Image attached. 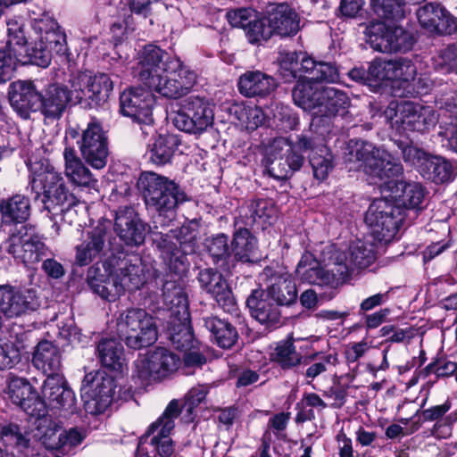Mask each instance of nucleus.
<instances>
[{
    "label": "nucleus",
    "mask_w": 457,
    "mask_h": 457,
    "mask_svg": "<svg viewBox=\"0 0 457 457\" xmlns=\"http://www.w3.org/2000/svg\"><path fill=\"white\" fill-rule=\"evenodd\" d=\"M214 119L210 103L204 97L189 96L171 116L174 126L181 131L198 134L212 126Z\"/></svg>",
    "instance_id": "obj_18"
},
{
    "label": "nucleus",
    "mask_w": 457,
    "mask_h": 457,
    "mask_svg": "<svg viewBox=\"0 0 457 457\" xmlns=\"http://www.w3.org/2000/svg\"><path fill=\"white\" fill-rule=\"evenodd\" d=\"M101 363L112 370H122L126 365L122 345L113 338L102 339L97 345Z\"/></svg>",
    "instance_id": "obj_44"
},
{
    "label": "nucleus",
    "mask_w": 457,
    "mask_h": 457,
    "mask_svg": "<svg viewBox=\"0 0 457 457\" xmlns=\"http://www.w3.org/2000/svg\"><path fill=\"white\" fill-rule=\"evenodd\" d=\"M252 316L261 324L270 328L280 324V311L278 305L265 296L262 290H254L246 300Z\"/></svg>",
    "instance_id": "obj_36"
},
{
    "label": "nucleus",
    "mask_w": 457,
    "mask_h": 457,
    "mask_svg": "<svg viewBox=\"0 0 457 457\" xmlns=\"http://www.w3.org/2000/svg\"><path fill=\"white\" fill-rule=\"evenodd\" d=\"M70 104H73L68 86L52 84L40 92L38 111L46 119H60Z\"/></svg>",
    "instance_id": "obj_33"
},
{
    "label": "nucleus",
    "mask_w": 457,
    "mask_h": 457,
    "mask_svg": "<svg viewBox=\"0 0 457 457\" xmlns=\"http://www.w3.org/2000/svg\"><path fill=\"white\" fill-rule=\"evenodd\" d=\"M253 18H256V13L251 8H240L227 13V19L231 26L243 28L245 30Z\"/></svg>",
    "instance_id": "obj_55"
},
{
    "label": "nucleus",
    "mask_w": 457,
    "mask_h": 457,
    "mask_svg": "<svg viewBox=\"0 0 457 457\" xmlns=\"http://www.w3.org/2000/svg\"><path fill=\"white\" fill-rule=\"evenodd\" d=\"M274 117L280 121V124H278V126L282 130H294L298 126V118L288 107H280V111Z\"/></svg>",
    "instance_id": "obj_62"
},
{
    "label": "nucleus",
    "mask_w": 457,
    "mask_h": 457,
    "mask_svg": "<svg viewBox=\"0 0 457 457\" xmlns=\"http://www.w3.org/2000/svg\"><path fill=\"white\" fill-rule=\"evenodd\" d=\"M108 238L104 223H98L87 232V238L76 247V263L85 266L104 254Z\"/></svg>",
    "instance_id": "obj_34"
},
{
    "label": "nucleus",
    "mask_w": 457,
    "mask_h": 457,
    "mask_svg": "<svg viewBox=\"0 0 457 457\" xmlns=\"http://www.w3.org/2000/svg\"><path fill=\"white\" fill-rule=\"evenodd\" d=\"M265 296L275 301L276 305H290L297 298L295 283L287 275H282L275 278V281L269 287Z\"/></svg>",
    "instance_id": "obj_47"
},
{
    "label": "nucleus",
    "mask_w": 457,
    "mask_h": 457,
    "mask_svg": "<svg viewBox=\"0 0 457 457\" xmlns=\"http://www.w3.org/2000/svg\"><path fill=\"white\" fill-rule=\"evenodd\" d=\"M345 155L350 162H358L361 169L370 177L386 183L402 173L403 167L389 153L377 148L373 144L362 140H350Z\"/></svg>",
    "instance_id": "obj_8"
},
{
    "label": "nucleus",
    "mask_w": 457,
    "mask_h": 457,
    "mask_svg": "<svg viewBox=\"0 0 457 457\" xmlns=\"http://www.w3.org/2000/svg\"><path fill=\"white\" fill-rule=\"evenodd\" d=\"M4 394L10 401L32 417H45V403L38 398L29 382L22 378L10 377Z\"/></svg>",
    "instance_id": "obj_25"
},
{
    "label": "nucleus",
    "mask_w": 457,
    "mask_h": 457,
    "mask_svg": "<svg viewBox=\"0 0 457 457\" xmlns=\"http://www.w3.org/2000/svg\"><path fill=\"white\" fill-rule=\"evenodd\" d=\"M77 144L85 161L93 168L102 169L106 165L108 142L100 123L89 122Z\"/></svg>",
    "instance_id": "obj_23"
},
{
    "label": "nucleus",
    "mask_w": 457,
    "mask_h": 457,
    "mask_svg": "<svg viewBox=\"0 0 457 457\" xmlns=\"http://www.w3.org/2000/svg\"><path fill=\"white\" fill-rule=\"evenodd\" d=\"M257 239L246 228H241L234 234L231 253L241 262H254L259 259Z\"/></svg>",
    "instance_id": "obj_41"
},
{
    "label": "nucleus",
    "mask_w": 457,
    "mask_h": 457,
    "mask_svg": "<svg viewBox=\"0 0 457 457\" xmlns=\"http://www.w3.org/2000/svg\"><path fill=\"white\" fill-rule=\"evenodd\" d=\"M137 186L147 207L158 213L154 223L161 227L169 226L175 218L176 207L187 201L185 192L174 180L154 171L142 172Z\"/></svg>",
    "instance_id": "obj_6"
},
{
    "label": "nucleus",
    "mask_w": 457,
    "mask_h": 457,
    "mask_svg": "<svg viewBox=\"0 0 457 457\" xmlns=\"http://www.w3.org/2000/svg\"><path fill=\"white\" fill-rule=\"evenodd\" d=\"M347 95L332 87H323L317 109H314L311 129L320 137H327L334 126L343 127L350 122Z\"/></svg>",
    "instance_id": "obj_10"
},
{
    "label": "nucleus",
    "mask_w": 457,
    "mask_h": 457,
    "mask_svg": "<svg viewBox=\"0 0 457 457\" xmlns=\"http://www.w3.org/2000/svg\"><path fill=\"white\" fill-rule=\"evenodd\" d=\"M163 302L170 312L167 330L172 345L179 350L193 346L194 335L190 326L188 303L183 288L172 281L162 287Z\"/></svg>",
    "instance_id": "obj_9"
},
{
    "label": "nucleus",
    "mask_w": 457,
    "mask_h": 457,
    "mask_svg": "<svg viewBox=\"0 0 457 457\" xmlns=\"http://www.w3.org/2000/svg\"><path fill=\"white\" fill-rule=\"evenodd\" d=\"M208 394V386L204 385L198 386L191 388L185 396V403L183 406L179 408V413L186 412L183 419L186 422H191L194 420V409L200 404L206 397Z\"/></svg>",
    "instance_id": "obj_51"
},
{
    "label": "nucleus",
    "mask_w": 457,
    "mask_h": 457,
    "mask_svg": "<svg viewBox=\"0 0 457 457\" xmlns=\"http://www.w3.org/2000/svg\"><path fill=\"white\" fill-rule=\"evenodd\" d=\"M8 95L11 106L21 118L28 120L32 112H38L40 92L33 82H12L9 87Z\"/></svg>",
    "instance_id": "obj_28"
},
{
    "label": "nucleus",
    "mask_w": 457,
    "mask_h": 457,
    "mask_svg": "<svg viewBox=\"0 0 457 457\" xmlns=\"http://www.w3.org/2000/svg\"><path fill=\"white\" fill-rule=\"evenodd\" d=\"M144 223L131 207L120 208L116 213L114 228L120 239L128 245H140L146 235Z\"/></svg>",
    "instance_id": "obj_29"
},
{
    "label": "nucleus",
    "mask_w": 457,
    "mask_h": 457,
    "mask_svg": "<svg viewBox=\"0 0 457 457\" xmlns=\"http://www.w3.org/2000/svg\"><path fill=\"white\" fill-rule=\"evenodd\" d=\"M208 250L214 259L228 257L230 255L228 237L224 234L217 235L209 243Z\"/></svg>",
    "instance_id": "obj_57"
},
{
    "label": "nucleus",
    "mask_w": 457,
    "mask_h": 457,
    "mask_svg": "<svg viewBox=\"0 0 457 457\" xmlns=\"http://www.w3.org/2000/svg\"><path fill=\"white\" fill-rule=\"evenodd\" d=\"M197 223L194 220L171 229L169 233L153 231V242L160 251L170 272L182 276L187 272V254L195 251Z\"/></svg>",
    "instance_id": "obj_7"
},
{
    "label": "nucleus",
    "mask_w": 457,
    "mask_h": 457,
    "mask_svg": "<svg viewBox=\"0 0 457 457\" xmlns=\"http://www.w3.org/2000/svg\"><path fill=\"white\" fill-rule=\"evenodd\" d=\"M322 262L327 269L321 266L320 262L311 252H305L299 261L295 273L303 282L308 284L325 286L343 282L347 278V268L345 264L334 265L328 253V245L323 252Z\"/></svg>",
    "instance_id": "obj_15"
},
{
    "label": "nucleus",
    "mask_w": 457,
    "mask_h": 457,
    "mask_svg": "<svg viewBox=\"0 0 457 457\" xmlns=\"http://www.w3.org/2000/svg\"><path fill=\"white\" fill-rule=\"evenodd\" d=\"M21 360L20 350L12 345L0 344V370L10 369Z\"/></svg>",
    "instance_id": "obj_58"
},
{
    "label": "nucleus",
    "mask_w": 457,
    "mask_h": 457,
    "mask_svg": "<svg viewBox=\"0 0 457 457\" xmlns=\"http://www.w3.org/2000/svg\"><path fill=\"white\" fill-rule=\"evenodd\" d=\"M2 218L4 222H23L30 213V204L27 197L16 195L0 204Z\"/></svg>",
    "instance_id": "obj_48"
},
{
    "label": "nucleus",
    "mask_w": 457,
    "mask_h": 457,
    "mask_svg": "<svg viewBox=\"0 0 457 457\" xmlns=\"http://www.w3.org/2000/svg\"><path fill=\"white\" fill-rule=\"evenodd\" d=\"M45 416L49 409L53 414L69 417L77 411L74 392L69 387L62 375L48 376L42 387Z\"/></svg>",
    "instance_id": "obj_20"
},
{
    "label": "nucleus",
    "mask_w": 457,
    "mask_h": 457,
    "mask_svg": "<svg viewBox=\"0 0 457 457\" xmlns=\"http://www.w3.org/2000/svg\"><path fill=\"white\" fill-rule=\"evenodd\" d=\"M268 22L270 23L272 33L281 37L294 36L300 29L298 13L287 4L273 8L268 14Z\"/></svg>",
    "instance_id": "obj_38"
},
{
    "label": "nucleus",
    "mask_w": 457,
    "mask_h": 457,
    "mask_svg": "<svg viewBox=\"0 0 457 457\" xmlns=\"http://www.w3.org/2000/svg\"><path fill=\"white\" fill-rule=\"evenodd\" d=\"M384 20L371 21L366 28V36L370 46L384 53L411 50L414 44L413 35L403 27L386 23L387 20Z\"/></svg>",
    "instance_id": "obj_17"
},
{
    "label": "nucleus",
    "mask_w": 457,
    "mask_h": 457,
    "mask_svg": "<svg viewBox=\"0 0 457 457\" xmlns=\"http://www.w3.org/2000/svg\"><path fill=\"white\" fill-rule=\"evenodd\" d=\"M319 69L315 71L313 81L337 83L339 80L337 68L329 62H320Z\"/></svg>",
    "instance_id": "obj_60"
},
{
    "label": "nucleus",
    "mask_w": 457,
    "mask_h": 457,
    "mask_svg": "<svg viewBox=\"0 0 457 457\" xmlns=\"http://www.w3.org/2000/svg\"><path fill=\"white\" fill-rule=\"evenodd\" d=\"M295 340L289 337L287 340L278 343L272 360L283 369H290L302 363L303 355L296 351Z\"/></svg>",
    "instance_id": "obj_49"
},
{
    "label": "nucleus",
    "mask_w": 457,
    "mask_h": 457,
    "mask_svg": "<svg viewBox=\"0 0 457 457\" xmlns=\"http://www.w3.org/2000/svg\"><path fill=\"white\" fill-rule=\"evenodd\" d=\"M417 18L424 29L438 34H452L457 30V21L441 4L428 3L417 11Z\"/></svg>",
    "instance_id": "obj_31"
},
{
    "label": "nucleus",
    "mask_w": 457,
    "mask_h": 457,
    "mask_svg": "<svg viewBox=\"0 0 457 457\" xmlns=\"http://www.w3.org/2000/svg\"><path fill=\"white\" fill-rule=\"evenodd\" d=\"M328 253L334 265L346 266L347 278L354 269H365L376 260L375 245L367 238L351 242L347 252H340L334 245H328Z\"/></svg>",
    "instance_id": "obj_22"
},
{
    "label": "nucleus",
    "mask_w": 457,
    "mask_h": 457,
    "mask_svg": "<svg viewBox=\"0 0 457 457\" xmlns=\"http://www.w3.org/2000/svg\"><path fill=\"white\" fill-rule=\"evenodd\" d=\"M179 415V402L172 400L166 407L162 415L149 428V432L154 434V436L151 438L148 446L153 451H156L162 457H170L174 452L172 442L169 436L175 427V420Z\"/></svg>",
    "instance_id": "obj_24"
},
{
    "label": "nucleus",
    "mask_w": 457,
    "mask_h": 457,
    "mask_svg": "<svg viewBox=\"0 0 457 457\" xmlns=\"http://www.w3.org/2000/svg\"><path fill=\"white\" fill-rule=\"evenodd\" d=\"M402 154L404 162L413 166L427 179L444 183L453 179L452 164L441 156L430 154L411 145L403 146Z\"/></svg>",
    "instance_id": "obj_19"
},
{
    "label": "nucleus",
    "mask_w": 457,
    "mask_h": 457,
    "mask_svg": "<svg viewBox=\"0 0 457 457\" xmlns=\"http://www.w3.org/2000/svg\"><path fill=\"white\" fill-rule=\"evenodd\" d=\"M183 370L187 375L192 374L195 369H200L205 362L206 358L197 351H189L184 354Z\"/></svg>",
    "instance_id": "obj_61"
},
{
    "label": "nucleus",
    "mask_w": 457,
    "mask_h": 457,
    "mask_svg": "<svg viewBox=\"0 0 457 457\" xmlns=\"http://www.w3.org/2000/svg\"><path fill=\"white\" fill-rule=\"evenodd\" d=\"M364 0H341L339 11L341 14L347 18H354L361 10Z\"/></svg>",
    "instance_id": "obj_63"
},
{
    "label": "nucleus",
    "mask_w": 457,
    "mask_h": 457,
    "mask_svg": "<svg viewBox=\"0 0 457 457\" xmlns=\"http://www.w3.org/2000/svg\"><path fill=\"white\" fill-rule=\"evenodd\" d=\"M117 385L112 377L97 376L92 380L90 389L85 394V411L92 415L104 413L115 399Z\"/></svg>",
    "instance_id": "obj_30"
},
{
    "label": "nucleus",
    "mask_w": 457,
    "mask_h": 457,
    "mask_svg": "<svg viewBox=\"0 0 457 457\" xmlns=\"http://www.w3.org/2000/svg\"><path fill=\"white\" fill-rule=\"evenodd\" d=\"M325 137L301 136L295 145L287 137H276L264 146L262 163L270 177L278 180L286 179L303 164L304 157L297 150H310L309 162L313 177L323 181L334 168V158L324 144Z\"/></svg>",
    "instance_id": "obj_2"
},
{
    "label": "nucleus",
    "mask_w": 457,
    "mask_h": 457,
    "mask_svg": "<svg viewBox=\"0 0 457 457\" xmlns=\"http://www.w3.org/2000/svg\"><path fill=\"white\" fill-rule=\"evenodd\" d=\"M245 35L250 43L255 44L267 41L273 35L268 16L260 19L253 18L245 29Z\"/></svg>",
    "instance_id": "obj_52"
},
{
    "label": "nucleus",
    "mask_w": 457,
    "mask_h": 457,
    "mask_svg": "<svg viewBox=\"0 0 457 457\" xmlns=\"http://www.w3.org/2000/svg\"><path fill=\"white\" fill-rule=\"evenodd\" d=\"M339 457H353L352 439L341 430L336 437Z\"/></svg>",
    "instance_id": "obj_64"
},
{
    "label": "nucleus",
    "mask_w": 457,
    "mask_h": 457,
    "mask_svg": "<svg viewBox=\"0 0 457 457\" xmlns=\"http://www.w3.org/2000/svg\"><path fill=\"white\" fill-rule=\"evenodd\" d=\"M201 287L215 298L217 303L227 312L237 310L236 302L226 280L212 269H204L198 274Z\"/></svg>",
    "instance_id": "obj_32"
},
{
    "label": "nucleus",
    "mask_w": 457,
    "mask_h": 457,
    "mask_svg": "<svg viewBox=\"0 0 457 457\" xmlns=\"http://www.w3.org/2000/svg\"><path fill=\"white\" fill-rule=\"evenodd\" d=\"M203 320L220 347L229 348L236 343L237 332L231 324L213 316L205 317Z\"/></svg>",
    "instance_id": "obj_46"
},
{
    "label": "nucleus",
    "mask_w": 457,
    "mask_h": 457,
    "mask_svg": "<svg viewBox=\"0 0 457 457\" xmlns=\"http://www.w3.org/2000/svg\"><path fill=\"white\" fill-rule=\"evenodd\" d=\"M29 187L36 198L43 195L44 209L51 220L62 215L65 222L72 224L71 216L77 212L74 208L79 205L85 208L84 204L69 192L62 173L46 159L29 164Z\"/></svg>",
    "instance_id": "obj_4"
},
{
    "label": "nucleus",
    "mask_w": 457,
    "mask_h": 457,
    "mask_svg": "<svg viewBox=\"0 0 457 457\" xmlns=\"http://www.w3.org/2000/svg\"><path fill=\"white\" fill-rule=\"evenodd\" d=\"M396 194L395 197L398 205H403L407 209L419 210L422 209V204L425 200L426 190L418 182L397 181L395 183Z\"/></svg>",
    "instance_id": "obj_45"
},
{
    "label": "nucleus",
    "mask_w": 457,
    "mask_h": 457,
    "mask_svg": "<svg viewBox=\"0 0 457 457\" xmlns=\"http://www.w3.org/2000/svg\"><path fill=\"white\" fill-rule=\"evenodd\" d=\"M63 159L64 173L70 183L79 187L96 188L97 179L93 177L72 146H65Z\"/></svg>",
    "instance_id": "obj_35"
},
{
    "label": "nucleus",
    "mask_w": 457,
    "mask_h": 457,
    "mask_svg": "<svg viewBox=\"0 0 457 457\" xmlns=\"http://www.w3.org/2000/svg\"><path fill=\"white\" fill-rule=\"evenodd\" d=\"M135 76L149 89L138 87L124 90L120 96V112L145 125L154 120L155 97L152 90L166 98L178 99L188 94L196 82L195 71L154 46L145 47Z\"/></svg>",
    "instance_id": "obj_1"
},
{
    "label": "nucleus",
    "mask_w": 457,
    "mask_h": 457,
    "mask_svg": "<svg viewBox=\"0 0 457 457\" xmlns=\"http://www.w3.org/2000/svg\"><path fill=\"white\" fill-rule=\"evenodd\" d=\"M403 220V209L386 198L375 199L365 215V222L370 228L373 238L384 244L395 238Z\"/></svg>",
    "instance_id": "obj_13"
},
{
    "label": "nucleus",
    "mask_w": 457,
    "mask_h": 457,
    "mask_svg": "<svg viewBox=\"0 0 457 457\" xmlns=\"http://www.w3.org/2000/svg\"><path fill=\"white\" fill-rule=\"evenodd\" d=\"M115 328L119 337L135 350L151 345L157 339L154 318L144 309L129 308L120 312Z\"/></svg>",
    "instance_id": "obj_11"
},
{
    "label": "nucleus",
    "mask_w": 457,
    "mask_h": 457,
    "mask_svg": "<svg viewBox=\"0 0 457 457\" xmlns=\"http://www.w3.org/2000/svg\"><path fill=\"white\" fill-rule=\"evenodd\" d=\"M239 92L247 97L266 96L277 87L273 77L261 71H247L238 80Z\"/></svg>",
    "instance_id": "obj_37"
},
{
    "label": "nucleus",
    "mask_w": 457,
    "mask_h": 457,
    "mask_svg": "<svg viewBox=\"0 0 457 457\" xmlns=\"http://www.w3.org/2000/svg\"><path fill=\"white\" fill-rule=\"evenodd\" d=\"M33 35H29L30 49L21 50L17 46L5 45L0 49V82L10 80L20 64H35L47 67L52 54L62 55L67 52L66 37L57 22L44 15L31 22Z\"/></svg>",
    "instance_id": "obj_3"
},
{
    "label": "nucleus",
    "mask_w": 457,
    "mask_h": 457,
    "mask_svg": "<svg viewBox=\"0 0 457 457\" xmlns=\"http://www.w3.org/2000/svg\"><path fill=\"white\" fill-rule=\"evenodd\" d=\"M230 112L243 126L251 130L262 126L266 118L262 108L252 104H236L230 108Z\"/></svg>",
    "instance_id": "obj_50"
},
{
    "label": "nucleus",
    "mask_w": 457,
    "mask_h": 457,
    "mask_svg": "<svg viewBox=\"0 0 457 457\" xmlns=\"http://www.w3.org/2000/svg\"><path fill=\"white\" fill-rule=\"evenodd\" d=\"M32 363L47 377L61 375L59 373L62 366L60 350L49 341H41L37 345L32 356Z\"/></svg>",
    "instance_id": "obj_39"
},
{
    "label": "nucleus",
    "mask_w": 457,
    "mask_h": 457,
    "mask_svg": "<svg viewBox=\"0 0 457 457\" xmlns=\"http://www.w3.org/2000/svg\"><path fill=\"white\" fill-rule=\"evenodd\" d=\"M103 268L104 273L97 264L91 266L87 280L96 294L109 302L115 301L126 290L138 289L144 283L143 263L137 255L121 260L112 270L105 263Z\"/></svg>",
    "instance_id": "obj_5"
},
{
    "label": "nucleus",
    "mask_w": 457,
    "mask_h": 457,
    "mask_svg": "<svg viewBox=\"0 0 457 457\" xmlns=\"http://www.w3.org/2000/svg\"><path fill=\"white\" fill-rule=\"evenodd\" d=\"M322 88L323 86L313 80L302 79L293 89V100L296 105L312 114L317 109Z\"/></svg>",
    "instance_id": "obj_42"
},
{
    "label": "nucleus",
    "mask_w": 457,
    "mask_h": 457,
    "mask_svg": "<svg viewBox=\"0 0 457 457\" xmlns=\"http://www.w3.org/2000/svg\"><path fill=\"white\" fill-rule=\"evenodd\" d=\"M84 438L85 435L81 431L77 428H71L59 435V441L56 448L64 452L79 445Z\"/></svg>",
    "instance_id": "obj_59"
},
{
    "label": "nucleus",
    "mask_w": 457,
    "mask_h": 457,
    "mask_svg": "<svg viewBox=\"0 0 457 457\" xmlns=\"http://www.w3.org/2000/svg\"><path fill=\"white\" fill-rule=\"evenodd\" d=\"M179 361V357L174 353L158 347L137 357L134 362L132 378L143 386L150 385L176 371Z\"/></svg>",
    "instance_id": "obj_14"
},
{
    "label": "nucleus",
    "mask_w": 457,
    "mask_h": 457,
    "mask_svg": "<svg viewBox=\"0 0 457 457\" xmlns=\"http://www.w3.org/2000/svg\"><path fill=\"white\" fill-rule=\"evenodd\" d=\"M6 251L25 265H34L49 254L43 237L21 227L17 234H12L4 243Z\"/></svg>",
    "instance_id": "obj_21"
},
{
    "label": "nucleus",
    "mask_w": 457,
    "mask_h": 457,
    "mask_svg": "<svg viewBox=\"0 0 457 457\" xmlns=\"http://www.w3.org/2000/svg\"><path fill=\"white\" fill-rule=\"evenodd\" d=\"M309 359L318 360L316 362L311 364L305 371V376L312 379L325 372L328 364H335L337 361V357L333 354L320 355V353H315L310 356Z\"/></svg>",
    "instance_id": "obj_54"
},
{
    "label": "nucleus",
    "mask_w": 457,
    "mask_h": 457,
    "mask_svg": "<svg viewBox=\"0 0 457 457\" xmlns=\"http://www.w3.org/2000/svg\"><path fill=\"white\" fill-rule=\"evenodd\" d=\"M2 440L11 445L25 448L29 445V440H27L20 431L17 425L9 424L4 426L1 429Z\"/></svg>",
    "instance_id": "obj_56"
},
{
    "label": "nucleus",
    "mask_w": 457,
    "mask_h": 457,
    "mask_svg": "<svg viewBox=\"0 0 457 457\" xmlns=\"http://www.w3.org/2000/svg\"><path fill=\"white\" fill-rule=\"evenodd\" d=\"M370 74L380 82L392 80L404 86L415 80L417 67L407 58L376 59L370 63Z\"/></svg>",
    "instance_id": "obj_26"
},
{
    "label": "nucleus",
    "mask_w": 457,
    "mask_h": 457,
    "mask_svg": "<svg viewBox=\"0 0 457 457\" xmlns=\"http://www.w3.org/2000/svg\"><path fill=\"white\" fill-rule=\"evenodd\" d=\"M69 95L72 104L92 107L104 102L112 90V81L105 73L92 75L89 71L73 74L69 80Z\"/></svg>",
    "instance_id": "obj_16"
},
{
    "label": "nucleus",
    "mask_w": 457,
    "mask_h": 457,
    "mask_svg": "<svg viewBox=\"0 0 457 457\" xmlns=\"http://www.w3.org/2000/svg\"><path fill=\"white\" fill-rule=\"evenodd\" d=\"M320 62H316L302 53L295 52L287 53L281 61V68L291 73L294 79H303L313 80L315 71H317Z\"/></svg>",
    "instance_id": "obj_40"
},
{
    "label": "nucleus",
    "mask_w": 457,
    "mask_h": 457,
    "mask_svg": "<svg viewBox=\"0 0 457 457\" xmlns=\"http://www.w3.org/2000/svg\"><path fill=\"white\" fill-rule=\"evenodd\" d=\"M39 305L36 291L0 285V312L7 318L21 316Z\"/></svg>",
    "instance_id": "obj_27"
},
{
    "label": "nucleus",
    "mask_w": 457,
    "mask_h": 457,
    "mask_svg": "<svg viewBox=\"0 0 457 457\" xmlns=\"http://www.w3.org/2000/svg\"><path fill=\"white\" fill-rule=\"evenodd\" d=\"M179 145L175 135H159L148 146L149 160L156 165H164L170 162Z\"/></svg>",
    "instance_id": "obj_43"
},
{
    "label": "nucleus",
    "mask_w": 457,
    "mask_h": 457,
    "mask_svg": "<svg viewBox=\"0 0 457 457\" xmlns=\"http://www.w3.org/2000/svg\"><path fill=\"white\" fill-rule=\"evenodd\" d=\"M8 41L6 45L19 47L21 50H29L27 46L28 39L23 32V23L21 18H12L6 22ZM29 45H31L29 43Z\"/></svg>",
    "instance_id": "obj_53"
},
{
    "label": "nucleus",
    "mask_w": 457,
    "mask_h": 457,
    "mask_svg": "<svg viewBox=\"0 0 457 457\" xmlns=\"http://www.w3.org/2000/svg\"><path fill=\"white\" fill-rule=\"evenodd\" d=\"M384 115L393 128L398 131L425 133L434 129L438 121V113L433 106L403 101L391 102Z\"/></svg>",
    "instance_id": "obj_12"
}]
</instances>
